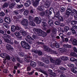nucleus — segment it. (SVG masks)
Returning <instances> with one entry per match:
<instances>
[{"label": "nucleus", "mask_w": 77, "mask_h": 77, "mask_svg": "<svg viewBox=\"0 0 77 77\" xmlns=\"http://www.w3.org/2000/svg\"><path fill=\"white\" fill-rule=\"evenodd\" d=\"M56 30H54L52 31V33H51V35L52 38H55V36L56 35Z\"/></svg>", "instance_id": "19"}, {"label": "nucleus", "mask_w": 77, "mask_h": 77, "mask_svg": "<svg viewBox=\"0 0 77 77\" xmlns=\"http://www.w3.org/2000/svg\"><path fill=\"white\" fill-rule=\"evenodd\" d=\"M15 2H13L11 4H10L9 5V7L10 9H12V8L14 7V6L15 5Z\"/></svg>", "instance_id": "25"}, {"label": "nucleus", "mask_w": 77, "mask_h": 77, "mask_svg": "<svg viewBox=\"0 0 77 77\" xmlns=\"http://www.w3.org/2000/svg\"><path fill=\"white\" fill-rule=\"evenodd\" d=\"M60 22L58 21H56L55 22V25H57H57H59V24H60Z\"/></svg>", "instance_id": "59"}, {"label": "nucleus", "mask_w": 77, "mask_h": 77, "mask_svg": "<svg viewBox=\"0 0 77 77\" xmlns=\"http://www.w3.org/2000/svg\"><path fill=\"white\" fill-rule=\"evenodd\" d=\"M60 69H61V70H64V71L66 70V69L62 67H60Z\"/></svg>", "instance_id": "62"}, {"label": "nucleus", "mask_w": 77, "mask_h": 77, "mask_svg": "<svg viewBox=\"0 0 77 77\" xmlns=\"http://www.w3.org/2000/svg\"><path fill=\"white\" fill-rule=\"evenodd\" d=\"M42 24L43 27H45V26H47V24L46 23H45L44 22H42Z\"/></svg>", "instance_id": "51"}, {"label": "nucleus", "mask_w": 77, "mask_h": 77, "mask_svg": "<svg viewBox=\"0 0 77 77\" xmlns=\"http://www.w3.org/2000/svg\"><path fill=\"white\" fill-rule=\"evenodd\" d=\"M23 6V5L22 4L20 5H17V9H20V8H22Z\"/></svg>", "instance_id": "44"}, {"label": "nucleus", "mask_w": 77, "mask_h": 77, "mask_svg": "<svg viewBox=\"0 0 77 77\" xmlns=\"http://www.w3.org/2000/svg\"><path fill=\"white\" fill-rule=\"evenodd\" d=\"M21 45L22 46V47H23V48H25V49L28 50L30 48V47L29 46V45L28 44L25 42L22 41L21 42Z\"/></svg>", "instance_id": "6"}, {"label": "nucleus", "mask_w": 77, "mask_h": 77, "mask_svg": "<svg viewBox=\"0 0 77 77\" xmlns=\"http://www.w3.org/2000/svg\"><path fill=\"white\" fill-rule=\"evenodd\" d=\"M5 21L6 23H7L8 24H10V23L11 22V20L8 17H6L5 18Z\"/></svg>", "instance_id": "17"}, {"label": "nucleus", "mask_w": 77, "mask_h": 77, "mask_svg": "<svg viewBox=\"0 0 77 77\" xmlns=\"http://www.w3.org/2000/svg\"><path fill=\"white\" fill-rule=\"evenodd\" d=\"M48 23L49 24V26L50 27H52L53 25V20H49L48 21Z\"/></svg>", "instance_id": "28"}, {"label": "nucleus", "mask_w": 77, "mask_h": 77, "mask_svg": "<svg viewBox=\"0 0 77 77\" xmlns=\"http://www.w3.org/2000/svg\"><path fill=\"white\" fill-rule=\"evenodd\" d=\"M33 31L35 32V33H36L37 32V34L38 35H41V32H42V30L41 29H36V28H34L33 29Z\"/></svg>", "instance_id": "14"}, {"label": "nucleus", "mask_w": 77, "mask_h": 77, "mask_svg": "<svg viewBox=\"0 0 77 77\" xmlns=\"http://www.w3.org/2000/svg\"><path fill=\"white\" fill-rule=\"evenodd\" d=\"M59 51L61 53H63V52H65V51H66V49L64 48H60L59 49Z\"/></svg>", "instance_id": "22"}, {"label": "nucleus", "mask_w": 77, "mask_h": 77, "mask_svg": "<svg viewBox=\"0 0 77 77\" xmlns=\"http://www.w3.org/2000/svg\"><path fill=\"white\" fill-rule=\"evenodd\" d=\"M0 57L2 58H5V59H6L8 60H10L11 59L9 56L6 53H2L1 54H0Z\"/></svg>", "instance_id": "9"}, {"label": "nucleus", "mask_w": 77, "mask_h": 77, "mask_svg": "<svg viewBox=\"0 0 77 77\" xmlns=\"http://www.w3.org/2000/svg\"><path fill=\"white\" fill-rule=\"evenodd\" d=\"M65 11V9L63 7H61V11L62 12H63Z\"/></svg>", "instance_id": "57"}, {"label": "nucleus", "mask_w": 77, "mask_h": 77, "mask_svg": "<svg viewBox=\"0 0 77 77\" xmlns=\"http://www.w3.org/2000/svg\"><path fill=\"white\" fill-rule=\"evenodd\" d=\"M14 14H15L16 15H18V12L17 11H15L14 12Z\"/></svg>", "instance_id": "60"}, {"label": "nucleus", "mask_w": 77, "mask_h": 77, "mask_svg": "<svg viewBox=\"0 0 77 77\" xmlns=\"http://www.w3.org/2000/svg\"><path fill=\"white\" fill-rule=\"evenodd\" d=\"M38 50L36 49H33L32 50V52H33V53H35V54H37V53H38Z\"/></svg>", "instance_id": "38"}, {"label": "nucleus", "mask_w": 77, "mask_h": 77, "mask_svg": "<svg viewBox=\"0 0 77 77\" xmlns=\"http://www.w3.org/2000/svg\"><path fill=\"white\" fill-rule=\"evenodd\" d=\"M77 21H76L72 20L71 22V24L73 25H74L75 24H77Z\"/></svg>", "instance_id": "42"}, {"label": "nucleus", "mask_w": 77, "mask_h": 77, "mask_svg": "<svg viewBox=\"0 0 77 77\" xmlns=\"http://www.w3.org/2000/svg\"><path fill=\"white\" fill-rule=\"evenodd\" d=\"M47 57L48 59H50V61L51 62H52V63H55L56 65L59 64V63H60V61L62 60L65 61V60H66L68 59V57L65 56H62V58H56V61H55L54 60L52 59V58H51L50 56H48Z\"/></svg>", "instance_id": "1"}, {"label": "nucleus", "mask_w": 77, "mask_h": 77, "mask_svg": "<svg viewBox=\"0 0 77 77\" xmlns=\"http://www.w3.org/2000/svg\"><path fill=\"white\" fill-rule=\"evenodd\" d=\"M40 15L41 16H44L45 15V12L43 11L40 13Z\"/></svg>", "instance_id": "58"}, {"label": "nucleus", "mask_w": 77, "mask_h": 77, "mask_svg": "<svg viewBox=\"0 0 77 77\" xmlns=\"http://www.w3.org/2000/svg\"><path fill=\"white\" fill-rule=\"evenodd\" d=\"M71 30L72 33H73V34H75V30L73 28H71Z\"/></svg>", "instance_id": "52"}, {"label": "nucleus", "mask_w": 77, "mask_h": 77, "mask_svg": "<svg viewBox=\"0 0 77 77\" xmlns=\"http://www.w3.org/2000/svg\"><path fill=\"white\" fill-rule=\"evenodd\" d=\"M75 12L77 15L76 16H74V18H77V11H76V10L75 9H73L72 11H71V8H68L66 11V15L69 16L70 15L71 16H74L75 14Z\"/></svg>", "instance_id": "2"}, {"label": "nucleus", "mask_w": 77, "mask_h": 77, "mask_svg": "<svg viewBox=\"0 0 77 77\" xmlns=\"http://www.w3.org/2000/svg\"><path fill=\"white\" fill-rule=\"evenodd\" d=\"M73 50L75 52L77 53V49L76 47H73Z\"/></svg>", "instance_id": "64"}, {"label": "nucleus", "mask_w": 77, "mask_h": 77, "mask_svg": "<svg viewBox=\"0 0 77 77\" xmlns=\"http://www.w3.org/2000/svg\"><path fill=\"white\" fill-rule=\"evenodd\" d=\"M25 60L26 62H30L31 60V59H32V57L29 56H27L26 55L25 56Z\"/></svg>", "instance_id": "16"}, {"label": "nucleus", "mask_w": 77, "mask_h": 77, "mask_svg": "<svg viewBox=\"0 0 77 77\" xmlns=\"http://www.w3.org/2000/svg\"><path fill=\"white\" fill-rule=\"evenodd\" d=\"M21 24L24 26H28V20L26 19H23L21 22Z\"/></svg>", "instance_id": "11"}, {"label": "nucleus", "mask_w": 77, "mask_h": 77, "mask_svg": "<svg viewBox=\"0 0 77 77\" xmlns=\"http://www.w3.org/2000/svg\"><path fill=\"white\" fill-rule=\"evenodd\" d=\"M29 13V11L28 10H26L24 11L23 13V15L25 16H26L28 15Z\"/></svg>", "instance_id": "32"}, {"label": "nucleus", "mask_w": 77, "mask_h": 77, "mask_svg": "<svg viewBox=\"0 0 77 77\" xmlns=\"http://www.w3.org/2000/svg\"><path fill=\"white\" fill-rule=\"evenodd\" d=\"M45 5L44 6V5H42L38 6L37 8L38 10L42 11H43V9H44V7H45L46 8H48V7L50 6V2H49L48 1H46L45 4Z\"/></svg>", "instance_id": "3"}, {"label": "nucleus", "mask_w": 77, "mask_h": 77, "mask_svg": "<svg viewBox=\"0 0 77 77\" xmlns=\"http://www.w3.org/2000/svg\"><path fill=\"white\" fill-rule=\"evenodd\" d=\"M19 55L21 57H24V53L23 52H19Z\"/></svg>", "instance_id": "40"}, {"label": "nucleus", "mask_w": 77, "mask_h": 77, "mask_svg": "<svg viewBox=\"0 0 77 77\" xmlns=\"http://www.w3.org/2000/svg\"><path fill=\"white\" fill-rule=\"evenodd\" d=\"M53 10L54 11V9L53 7H51L50 8V10H47L45 11V15L47 17H48L50 19V17H49V15L51 14V11H53Z\"/></svg>", "instance_id": "7"}, {"label": "nucleus", "mask_w": 77, "mask_h": 77, "mask_svg": "<svg viewBox=\"0 0 77 77\" xmlns=\"http://www.w3.org/2000/svg\"><path fill=\"white\" fill-rule=\"evenodd\" d=\"M4 41L6 42H7V43H10V44H13V42H11V39L8 38L5 39H4Z\"/></svg>", "instance_id": "20"}, {"label": "nucleus", "mask_w": 77, "mask_h": 77, "mask_svg": "<svg viewBox=\"0 0 77 77\" xmlns=\"http://www.w3.org/2000/svg\"><path fill=\"white\" fill-rule=\"evenodd\" d=\"M35 21L36 24H39L41 23V20L40 19H39V17H36L35 18Z\"/></svg>", "instance_id": "15"}, {"label": "nucleus", "mask_w": 77, "mask_h": 77, "mask_svg": "<svg viewBox=\"0 0 77 77\" xmlns=\"http://www.w3.org/2000/svg\"><path fill=\"white\" fill-rule=\"evenodd\" d=\"M37 53H38V54L39 56H41V55L42 54V52L41 51L39 50Z\"/></svg>", "instance_id": "50"}, {"label": "nucleus", "mask_w": 77, "mask_h": 77, "mask_svg": "<svg viewBox=\"0 0 77 77\" xmlns=\"http://www.w3.org/2000/svg\"><path fill=\"white\" fill-rule=\"evenodd\" d=\"M27 38L29 39H31V40H33V39L32 38V37L30 35H28L26 37Z\"/></svg>", "instance_id": "49"}, {"label": "nucleus", "mask_w": 77, "mask_h": 77, "mask_svg": "<svg viewBox=\"0 0 77 77\" xmlns=\"http://www.w3.org/2000/svg\"><path fill=\"white\" fill-rule=\"evenodd\" d=\"M28 19L30 21V22L29 23V24H30L32 26H35V24L33 21V17H31V16H29V17Z\"/></svg>", "instance_id": "10"}, {"label": "nucleus", "mask_w": 77, "mask_h": 77, "mask_svg": "<svg viewBox=\"0 0 77 77\" xmlns=\"http://www.w3.org/2000/svg\"><path fill=\"white\" fill-rule=\"evenodd\" d=\"M58 18L59 21H61L62 22H63V21H64L63 17L62 16H60L58 17Z\"/></svg>", "instance_id": "29"}, {"label": "nucleus", "mask_w": 77, "mask_h": 77, "mask_svg": "<svg viewBox=\"0 0 77 77\" xmlns=\"http://www.w3.org/2000/svg\"><path fill=\"white\" fill-rule=\"evenodd\" d=\"M11 59L13 62H15V60H16V59H15V58L14 57H11Z\"/></svg>", "instance_id": "61"}, {"label": "nucleus", "mask_w": 77, "mask_h": 77, "mask_svg": "<svg viewBox=\"0 0 77 77\" xmlns=\"http://www.w3.org/2000/svg\"><path fill=\"white\" fill-rule=\"evenodd\" d=\"M54 13L55 14L54 17L56 18H59V17L60 16V13H59V11L57 10L56 11V9H54V11H53Z\"/></svg>", "instance_id": "13"}, {"label": "nucleus", "mask_w": 77, "mask_h": 77, "mask_svg": "<svg viewBox=\"0 0 77 77\" xmlns=\"http://www.w3.org/2000/svg\"><path fill=\"white\" fill-rule=\"evenodd\" d=\"M41 33V35H38V36H42L43 37H45V36H47V34L46 32L42 31V32H40Z\"/></svg>", "instance_id": "23"}, {"label": "nucleus", "mask_w": 77, "mask_h": 77, "mask_svg": "<svg viewBox=\"0 0 77 77\" xmlns=\"http://www.w3.org/2000/svg\"><path fill=\"white\" fill-rule=\"evenodd\" d=\"M64 47L66 48H71V45H69L68 44H66L63 45Z\"/></svg>", "instance_id": "34"}, {"label": "nucleus", "mask_w": 77, "mask_h": 77, "mask_svg": "<svg viewBox=\"0 0 77 77\" xmlns=\"http://www.w3.org/2000/svg\"><path fill=\"white\" fill-rule=\"evenodd\" d=\"M72 44L74 45H77V40L74 39L73 41Z\"/></svg>", "instance_id": "36"}, {"label": "nucleus", "mask_w": 77, "mask_h": 77, "mask_svg": "<svg viewBox=\"0 0 77 77\" xmlns=\"http://www.w3.org/2000/svg\"><path fill=\"white\" fill-rule=\"evenodd\" d=\"M31 4V2L30 0H28L24 4V6L25 7H28L29 6L30 4Z\"/></svg>", "instance_id": "18"}, {"label": "nucleus", "mask_w": 77, "mask_h": 77, "mask_svg": "<svg viewBox=\"0 0 77 77\" xmlns=\"http://www.w3.org/2000/svg\"><path fill=\"white\" fill-rule=\"evenodd\" d=\"M3 25L6 28H8V24L6 23H4Z\"/></svg>", "instance_id": "54"}, {"label": "nucleus", "mask_w": 77, "mask_h": 77, "mask_svg": "<svg viewBox=\"0 0 77 77\" xmlns=\"http://www.w3.org/2000/svg\"><path fill=\"white\" fill-rule=\"evenodd\" d=\"M59 35L60 36L61 38L63 39L64 38V35H63V34L62 33H60Z\"/></svg>", "instance_id": "46"}, {"label": "nucleus", "mask_w": 77, "mask_h": 77, "mask_svg": "<svg viewBox=\"0 0 77 77\" xmlns=\"http://www.w3.org/2000/svg\"><path fill=\"white\" fill-rule=\"evenodd\" d=\"M20 33H21L22 34V35L23 36H25L26 35V34H27L26 33V32H25L23 30H20Z\"/></svg>", "instance_id": "31"}, {"label": "nucleus", "mask_w": 77, "mask_h": 77, "mask_svg": "<svg viewBox=\"0 0 77 77\" xmlns=\"http://www.w3.org/2000/svg\"><path fill=\"white\" fill-rule=\"evenodd\" d=\"M11 46L9 45V44H7L6 45V48L8 50H9L11 49Z\"/></svg>", "instance_id": "41"}, {"label": "nucleus", "mask_w": 77, "mask_h": 77, "mask_svg": "<svg viewBox=\"0 0 77 77\" xmlns=\"http://www.w3.org/2000/svg\"><path fill=\"white\" fill-rule=\"evenodd\" d=\"M43 48L45 51H47V52H50L54 54H57V51H53V50L51 49L50 48L47 47V46H45V45H43Z\"/></svg>", "instance_id": "4"}, {"label": "nucleus", "mask_w": 77, "mask_h": 77, "mask_svg": "<svg viewBox=\"0 0 77 77\" xmlns=\"http://www.w3.org/2000/svg\"><path fill=\"white\" fill-rule=\"evenodd\" d=\"M41 72H42V73H43V74H45V75H48V74L46 72L44 71H41Z\"/></svg>", "instance_id": "63"}, {"label": "nucleus", "mask_w": 77, "mask_h": 77, "mask_svg": "<svg viewBox=\"0 0 77 77\" xmlns=\"http://www.w3.org/2000/svg\"><path fill=\"white\" fill-rule=\"evenodd\" d=\"M16 30H19L21 29V27L18 26H16Z\"/></svg>", "instance_id": "45"}, {"label": "nucleus", "mask_w": 77, "mask_h": 77, "mask_svg": "<svg viewBox=\"0 0 77 77\" xmlns=\"http://www.w3.org/2000/svg\"><path fill=\"white\" fill-rule=\"evenodd\" d=\"M37 63L38 64V65H39V66H43V65H44V64H43V63L39 61L37 62Z\"/></svg>", "instance_id": "43"}, {"label": "nucleus", "mask_w": 77, "mask_h": 77, "mask_svg": "<svg viewBox=\"0 0 77 77\" xmlns=\"http://www.w3.org/2000/svg\"><path fill=\"white\" fill-rule=\"evenodd\" d=\"M5 13L3 12H1L0 13V15L1 17H4V16H5Z\"/></svg>", "instance_id": "55"}, {"label": "nucleus", "mask_w": 77, "mask_h": 77, "mask_svg": "<svg viewBox=\"0 0 77 77\" xmlns=\"http://www.w3.org/2000/svg\"><path fill=\"white\" fill-rule=\"evenodd\" d=\"M72 33L71 32H68L67 33L66 35L67 36H70V35H71Z\"/></svg>", "instance_id": "56"}, {"label": "nucleus", "mask_w": 77, "mask_h": 77, "mask_svg": "<svg viewBox=\"0 0 77 77\" xmlns=\"http://www.w3.org/2000/svg\"><path fill=\"white\" fill-rule=\"evenodd\" d=\"M8 6H9V4L8 3H6L4 4L3 5V8H7L8 7Z\"/></svg>", "instance_id": "35"}, {"label": "nucleus", "mask_w": 77, "mask_h": 77, "mask_svg": "<svg viewBox=\"0 0 77 77\" xmlns=\"http://www.w3.org/2000/svg\"><path fill=\"white\" fill-rule=\"evenodd\" d=\"M13 18L14 20L15 21H18V19L17 18V17L16 16H14L13 17Z\"/></svg>", "instance_id": "53"}, {"label": "nucleus", "mask_w": 77, "mask_h": 77, "mask_svg": "<svg viewBox=\"0 0 77 77\" xmlns=\"http://www.w3.org/2000/svg\"><path fill=\"white\" fill-rule=\"evenodd\" d=\"M72 71L74 74H76L77 73V68L75 67L74 68H72L71 69Z\"/></svg>", "instance_id": "24"}, {"label": "nucleus", "mask_w": 77, "mask_h": 77, "mask_svg": "<svg viewBox=\"0 0 77 77\" xmlns=\"http://www.w3.org/2000/svg\"><path fill=\"white\" fill-rule=\"evenodd\" d=\"M69 28L68 27V26H66L64 28V31L66 32H67L69 30Z\"/></svg>", "instance_id": "37"}, {"label": "nucleus", "mask_w": 77, "mask_h": 77, "mask_svg": "<svg viewBox=\"0 0 77 77\" xmlns=\"http://www.w3.org/2000/svg\"><path fill=\"white\" fill-rule=\"evenodd\" d=\"M21 45L22 46V47H23V48H25V49L28 50L30 48V47L29 46V45L28 44L25 42L22 41L21 42Z\"/></svg>", "instance_id": "5"}, {"label": "nucleus", "mask_w": 77, "mask_h": 77, "mask_svg": "<svg viewBox=\"0 0 77 77\" xmlns=\"http://www.w3.org/2000/svg\"><path fill=\"white\" fill-rule=\"evenodd\" d=\"M44 60H45L44 61V62L45 63H49V61L48 60V59L47 58H45Z\"/></svg>", "instance_id": "39"}, {"label": "nucleus", "mask_w": 77, "mask_h": 77, "mask_svg": "<svg viewBox=\"0 0 77 77\" xmlns=\"http://www.w3.org/2000/svg\"><path fill=\"white\" fill-rule=\"evenodd\" d=\"M16 30V27L14 25H13L11 26V32H14Z\"/></svg>", "instance_id": "21"}, {"label": "nucleus", "mask_w": 77, "mask_h": 77, "mask_svg": "<svg viewBox=\"0 0 77 77\" xmlns=\"http://www.w3.org/2000/svg\"><path fill=\"white\" fill-rule=\"evenodd\" d=\"M30 65L31 66L33 67H35L36 66V63L33 61H32L30 63Z\"/></svg>", "instance_id": "27"}, {"label": "nucleus", "mask_w": 77, "mask_h": 77, "mask_svg": "<svg viewBox=\"0 0 77 77\" xmlns=\"http://www.w3.org/2000/svg\"><path fill=\"white\" fill-rule=\"evenodd\" d=\"M14 34L15 35V36H16L17 37L18 36H19V35L20 33L19 32L17 31L16 32L14 33Z\"/></svg>", "instance_id": "47"}, {"label": "nucleus", "mask_w": 77, "mask_h": 77, "mask_svg": "<svg viewBox=\"0 0 77 77\" xmlns=\"http://www.w3.org/2000/svg\"><path fill=\"white\" fill-rule=\"evenodd\" d=\"M56 75V74L54 72H52L49 74V76L50 77H55Z\"/></svg>", "instance_id": "30"}, {"label": "nucleus", "mask_w": 77, "mask_h": 77, "mask_svg": "<svg viewBox=\"0 0 77 77\" xmlns=\"http://www.w3.org/2000/svg\"><path fill=\"white\" fill-rule=\"evenodd\" d=\"M70 56H72V57H76V58H77V55L76 54V53H75L71 52L70 54Z\"/></svg>", "instance_id": "26"}, {"label": "nucleus", "mask_w": 77, "mask_h": 77, "mask_svg": "<svg viewBox=\"0 0 77 77\" xmlns=\"http://www.w3.org/2000/svg\"><path fill=\"white\" fill-rule=\"evenodd\" d=\"M40 0H35L34 2V0H31L32 3H33L32 5L36 7L38 6Z\"/></svg>", "instance_id": "12"}, {"label": "nucleus", "mask_w": 77, "mask_h": 77, "mask_svg": "<svg viewBox=\"0 0 77 77\" xmlns=\"http://www.w3.org/2000/svg\"><path fill=\"white\" fill-rule=\"evenodd\" d=\"M70 60L72 62H76V61H77V59L74 57L70 58Z\"/></svg>", "instance_id": "33"}, {"label": "nucleus", "mask_w": 77, "mask_h": 77, "mask_svg": "<svg viewBox=\"0 0 77 77\" xmlns=\"http://www.w3.org/2000/svg\"><path fill=\"white\" fill-rule=\"evenodd\" d=\"M51 44L50 45L51 47L52 48H54V47H56L57 48H59L60 47V45L57 42L55 43H50Z\"/></svg>", "instance_id": "8"}, {"label": "nucleus", "mask_w": 77, "mask_h": 77, "mask_svg": "<svg viewBox=\"0 0 77 77\" xmlns=\"http://www.w3.org/2000/svg\"><path fill=\"white\" fill-rule=\"evenodd\" d=\"M68 66H69V67H74V65L72 64H69L67 65Z\"/></svg>", "instance_id": "48"}]
</instances>
